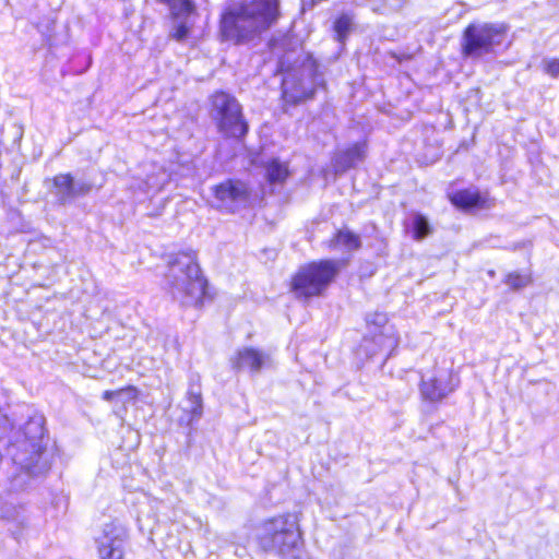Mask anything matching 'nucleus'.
Wrapping results in <instances>:
<instances>
[{"instance_id":"f8f14e48","label":"nucleus","mask_w":559,"mask_h":559,"mask_svg":"<svg viewBox=\"0 0 559 559\" xmlns=\"http://www.w3.org/2000/svg\"><path fill=\"white\" fill-rule=\"evenodd\" d=\"M43 425H44V419L40 416L34 417L27 423L26 428H25L26 429L25 435L33 432V436L29 437L31 445L33 448V455L26 460H24L22 457H17V456L14 457V461L16 463H19L21 465V467L23 469H25L26 473H28L31 475H38L47 468L46 463H44L43 465H39V461L41 459V453H40L41 445H40L39 440L44 436V426Z\"/></svg>"},{"instance_id":"f03ea898","label":"nucleus","mask_w":559,"mask_h":559,"mask_svg":"<svg viewBox=\"0 0 559 559\" xmlns=\"http://www.w3.org/2000/svg\"><path fill=\"white\" fill-rule=\"evenodd\" d=\"M259 546L283 559H300L302 538L296 513H286L262 521L255 528Z\"/></svg>"},{"instance_id":"9d476101","label":"nucleus","mask_w":559,"mask_h":559,"mask_svg":"<svg viewBox=\"0 0 559 559\" xmlns=\"http://www.w3.org/2000/svg\"><path fill=\"white\" fill-rule=\"evenodd\" d=\"M165 3L173 21V31L170 36L178 40H185L193 25L195 15V4L192 0H159Z\"/></svg>"},{"instance_id":"a211bd4d","label":"nucleus","mask_w":559,"mask_h":559,"mask_svg":"<svg viewBox=\"0 0 559 559\" xmlns=\"http://www.w3.org/2000/svg\"><path fill=\"white\" fill-rule=\"evenodd\" d=\"M452 203L461 209H469L474 206H483L484 200L478 191L466 189L455 192L451 197Z\"/></svg>"},{"instance_id":"f257e3e1","label":"nucleus","mask_w":559,"mask_h":559,"mask_svg":"<svg viewBox=\"0 0 559 559\" xmlns=\"http://www.w3.org/2000/svg\"><path fill=\"white\" fill-rule=\"evenodd\" d=\"M280 16L278 0H227L218 21L222 41L246 45L258 39Z\"/></svg>"},{"instance_id":"dca6fc26","label":"nucleus","mask_w":559,"mask_h":559,"mask_svg":"<svg viewBox=\"0 0 559 559\" xmlns=\"http://www.w3.org/2000/svg\"><path fill=\"white\" fill-rule=\"evenodd\" d=\"M145 167L147 171L145 179L136 188L147 194L156 193L169 181L170 176L160 165L150 164Z\"/></svg>"},{"instance_id":"9b49d317","label":"nucleus","mask_w":559,"mask_h":559,"mask_svg":"<svg viewBox=\"0 0 559 559\" xmlns=\"http://www.w3.org/2000/svg\"><path fill=\"white\" fill-rule=\"evenodd\" d=\"M128 533L124 526L117 523L105 524L96 537L102 559H122Z\"/></svg>"},{"instance_id":"b1692460","label":"nucleus","mask_w":559,"mask_h":559,"mask_svg":"<svg viewBox=\"0 0 559 559\" xmlns=\"http://www.w3.org/2000/svg\"><path fill=\"white\" fill-rule=\"evenodd\" d=\"M532 278L528 274H520V273H510L506 277V284L509 285L512 289H520L527 286L531 283Z\"/></svg>"},{"instance_id":"4468645a","label":"nucleus","mask_w":559,"mask_h":559,"mask_svg":"<svg viewBox=\"0 0 559 559\" xmlns=\"http://www.w3.org/2000/svg\"><path fill=\"white\" fill-rule=\"evenodd\" d=\"M233 365L237 369H248L251 372H259L262 368L271 366L269 354L252 347L239 349L233 359Z\"/></svg>"},{"instance_id":"6ab92c4d","label":"nucleus","mask_w":559,"mask_h":559,"mask_svg":"<svg viewBox=\"0 0 559 559\" xmlns=\"http://www.w3.org/2000/svg\"><path fill=\"white\" fill-rule=\"evenodd\" d=\"M360 241L358 236L349 230H340L331 240L330 247L333 249H341L345 251H353L358 249Z\"/></svg>"},{"instance_id":"6e6552de","label":"nucleus","mask_w":559,"mask_h":559,"mask_svg":"<svg viewBox=\"0 0 559 559\" xmlns=\"http://www.w3.org/2000/svg\"><path fill=\"white\" fill-rule=\"evenodd\" d=\"M213 206L222 212L235 213L250 203V189L240 180H226L213 188Z\"/></svg>"},{"instance_id":"423d86ee","label":"nucleus","mask_w":559,"mask_h":559,"mask_svg":"<svg viewBox=\"0 0 559 559\" xmlns=\"http://www.w3.org/2000/svg\"><path fill=\"white\" fill-rule=\"evenodd\" d=\"M322 83L313 60L308 59L298 69L288 71L282 82L283 98L286 103L297 104L314 93L317 86Z\"/></svg>"},{"instance_id":"5701e85b","label":"nucleus","mask_w":559,"mask_h":559,"mask_svg":"<svg viewBox=\"0 0 559 559\" xmlns=\"http://www.w3.org/2000/svg\"><path fill=\"white\" fill-rule=\"evenodd\" d=\"M353 20L349 15H341L334 23V31L336 33L337 40L343 43L348 32L350 31Z\"/></svg>"},{"instance_id":"4be33fe9","label":"nucleus","mask_w":559,"mask_h":559,"mask_svg":"<svg viewBox=\"0 0 559 559\" xmlns=\"http://www.w3.org/2000/svg\"><path fill=\"white\" fill-rule=\"evenodd\" d=\"M373 342L380 347L381 350L388 352L385 359L391 355L392 350L397 346V338L393 333L386 329L385 333L376 335Z\"/></svg>"},{"instance_id":"0eeeda50","label":"nucleus","mask_w":559,"mask_h":559,"mask_svg":"<svg viewBox=\"0 0 559 559\" xmlns=\"http://www.w3.org/2000/svg\"><path fill=\"white\" fill-rule=\"evenodd\" d=\"M212 116L222 133L233 138H241L247 133L248 126L235 97L224 92L215 93L212 97Z\"/></svg>"},{"instance_id":"f3484780","label":"nucleus","mask_w":559,"mask_h":559,"mask_svg":"<svg viewBox=\"0 0 559 559\" xmlns=\"http://www.w3.org/2000/svg\"><path fill=\"white\" fill-rule=\"evenodd\" d=\"M187 403L188 406L185 407V412L189 414L187 425H192L202 416V396L199 386L190 385L187 392Z\"/></svg>"},{"instance_id":"aec40b11","label":"nucleus","mask_w":559,"mask_h":559,"mask_svg":"<svg viewBox=\"0 0 559 559\" xmlns=\"http://www.w3.org/2000/svg\"><path fill=\"white\" fill-rule=\"evenodd\" d=\"M288 167L286 163L278 159H272L266 165V178L271 183H282L288 177Z\"/></svg>"},{"instance_id":"20e7f679","label":"nucleus","mask_w":559,"mask_h":559,"mask_svg":"<svg viewBox=\"0 0 559 559\" xmlns=\"http://www.w3.org/2000/svg\"><path fill=\"white\" fill-rule=\"evenodd\" d=\"M507 27L503 24L472 23L463 34L462 50L466 57L480 58L504 47Z\"/></svg>"},{"instance_id":"1a4fd4ad","label":"nucleus","mask_w":559,"mask_h":559,"mask_svg":"<svg viewBox=\"0 0 559 559\" xmlns=\"http://www.w3.org/2000/svg\"><path fill=\"white\" fill-rule=\"evenodd\" d=\"M455 388L451 370L438 368L421 376L419 392L424 401L435 403L445 399Z\"/></svg>"},{"instance_id":"ddd939ff","label":"nucleus","mask_w":559,"mask_h":559,"mask_svg":"<svg viewBox=\"0 0 559 559\" xmlns=\"http://www.w3.org/2000/svg\"><path fill=\"white\" fill-rule=\"evenodd\" d=\"M53 188L58 201L66 204L90 193L93 185L84 179L74 180L70 174H60L53 178Z\"/></svg>"},{"instance_id":"bb28decb","label":"nucleus","mask_w":559,"mask_h":559,"mask_svg":"<svg viewBox=\"0 0 559 559\" xmlns=\"http://www.w3.org/2000/svg\"><path fill=\"white\" fill-rule=\"evenodd\" d=\"M385 321H386L385 314H382V313L376 314V320H374L376 324L381 325V324L385 323Z\"/></svg>"},{"instance_id":"a878e982","label":"nucleus","mask_w":559,"mask_h":559,"mask_svg":"<svg viewBox=\"0 0 559 559\" xmlns=\"http://www.w3.org/2000/svg\"><path fill=\"white\" fill-rule=\"evenodd\" d=\"M544 71L550 76L559 75V58L545 59L543 61Z\"/></svg>"},{"instance_id":"412c9836","label":"nucleus","mask_w":559,"mask_h":559,"mask_svg":"<svg viewBox=\"0 0 559 559\" xmlns=\"http://www.w3.org/2000/svg\"><path fill=\"white\" fill-rule=\"evenodd\" d=\"M409 227L412 228L413 237L417 240L423 239L430 233L428 221L420 214H414L409 218Z\"/></svg>"},{"instance_id":"2eb2a0df","label":"nucleus","mask_w":559,"mask_h":559,"mask_svg":"<svg viewBox=\"0 0 559 559\" xmlns=\"http://www.w3.org/2000/svg\"><path fill=\"white\" fill-rule=\"evenodd\" d=\"M367 152V144L365 141L357 142L344 151H340L333 158V166L336 173H343L359 162L364 160Z\"/></svg>"},{"instance_id":"39448f33","label":"nucleus","mask_w":559,"mask_h":559,"mask_svg":"<svg viewBox=\"0 0 559 559\" xmlns=\"http://www.w3.org/2000/svg\"><path fill=\"white\" fill-rule=\"evenodd\" d=\"M337 273V264L325 260L300 267L293 278V290L298 297L309 298L322 294Z\"/></svg>"},{"instance_id":"393cba45","label":"nucleus","mask_w":559,"mask_h":559,"mask_svg":"<svg viewBox=\"0 0 559 559\" xmlns=\"http://www.w3.org/2000/svg\"><path fill=\"white\" fill-rule=\"evenodd\" d=\"M134 397H135V390L133 388H131V386L126 388V389H121V390H116V391H105L103 393V399L105 401H114V400H117V399L132 400Z\"/></svg>"},{"instance_id":"cd10ccee","label":"nucleus","mask_w":559,"mask_h":559,"mask_svg":"<svg viewBox=\"0 0 559 559\" xmlns=\"http://www.w3.org/2000/svg\"><path fill=\"white\" fill-rule=\"evenodd\" d=\"M1 515L8 518L9 520H16L19 516V512H17V510L14 509V513L1 514Z\"/></svg>"},{"instance_id":"7ed1b4c3","label":"nucleus","mask_w":559,"mask_h":559,"mask_svg":"<svg viewBox=\"0 0 559 559\" xmlns=\"http://www.w3.org/2000/svg\"><path fill=\"white\" fill-rule=\"evenodd\" d=\"M167 283L174 299L183 306H197L201 302L206 287L195 252L187 250L177 253L168 261Z\"/></svg>"}]
</instances>
